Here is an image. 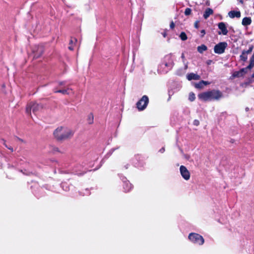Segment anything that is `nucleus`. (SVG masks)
<instances>
[{
    "label": "nucleus",
    "instance_id": "nucleus-25",
    "mask_svg": "<svg viewBox=\"0 0 254 254\" xmlns=\"http://www.w3.org/2000/svg\"><path fill=\"white\" fill-rule=\"evenodd\" d=\"M88 120L89 124H92L93 123V115L92 114H90Z\"/></svg>",
    "mask_w": 254,
    "mask_h": 254
},
{
    "label": "nucleus",
    "instance_id": "nucleus-10",
    "mask_svg": "<svg viewBox=\"0 0 254 254\" xmlns=\"http://www.w3.org/2000/svg\"><path fill=\"white\" fill-rule=\"evenodd\" d=\"M44 52V49L43 47L39 46L37 51L34 52V58L36 59L40 58L43 54Z\"/></svg>",
    "mask_w": 254,
    "mask_h": 254
},
{
    "label": "nucleus",
    "instance_id": "nucleus-9",
    "mask_svg": "<svg viewBox=\"0 0 254 254\" xmlns=\"http://www.w3.org/2000/svg\"><path fill=\"white\" fill-rule=\"evenodd\" d=\"M218 29L220 30V31L218 32V34L219 35H226L228 33V31L227 30L226 25L225 23L223 22H221L218 23Z\"/></svg>",
    "mask_w": 254,
    "mask_h": 254
},
{
    "label": "nucleus",
    "instance_id": "nucleus-32",
    "mask_svg": "<svg viewBox=\"0 0 254 254\" xmlns=\"http://www.w3.org/2000/svg\"><path fill=\"white\" fill-rule=\"evenodd\" d=\"M181 58L182 59L183 62L185 63L186 62V59L184 53L182 54Z\"/></svg>",
    "mask_w": 254,
    "mask_h": 254
},
{
    "label": "nucleus",
    "instance_id": "nucleus-26",
    "mask_svg": "<svg viewBox=\"0 0 254 254\" xmlns=\"http://www.w3.org/2000/svg\"><path fill=\"white\" fill-rule=\"evenodd\" d=\"M77 42V40L75 38L71 37V39L69 41V45H72L73 43H76Z\"/></svg>",
    "mask_w": 254,
    "mask_h": 254
},
{
    "label": "nucleus",
    "instance_id": "nucleus-18",
    "mask_svg": "<svg viewBox=\"0 0 254 254\" xmlns=\"http://www.w3.org/2000/svg\"><path fill=\"white\" fill-rule=\"evenodd\" d=\"M69 89L67 88V89H60V90H54V93H62L63 94H64V95H65V94H69V93L68 92V90Z\"/></svg>",
    "mask_w": 254,
    "mask_h": 254
},
{
    "label": "nucleus",
    "instance_id": "nucleus-17",
    "mask_svg": "<svg viewBox=\"0 0 254 254\" xmlns=\"http://www.w3.org/2000/svg\"><path fill=\"white\" fill-rule=\"evenodd\" d=\"M197 50L199 53L202 54L203 52L206 51L207 50V47L206 45L202 44L201 45L197 47Z\"/></svg>",
    "mask_w": 254,
    "mask_h": 254
},
{
    "label": "nucleus",
    "instance_id": "nucleus-15",
    "mask_svg": "<svg viewBox=\"0 0 254 254\" xmlns=\"http://www.w3.org/2000/svg\"><path fill=\"white\" fill-rule=\"evenodd\" d=\"M213 13V10L210 8H207L203 15V16L204 19H207L210 15H212Z\"/></svg>",
    "mask_w": 254,
    "mask_h": 254
},
{
    "label": "nucleus",
    "instance_id": "nucleus-30",
    "mask_svg": "<svg viewBox=\"0 0 254 254\" xmlns=\"http://www.w3.org/2000/svg\"><path fill=\"white\" fill-rule=\"evenodd\" d=\"M170 26L172 29H173L175 28V25L173 21L170 23Z\"/></svg>",
    "mask_w": 254,
    "mask_h": 254
},
{
    "label": "nucleus",
    "instance_id": "nucleus-40",
    "mask_svg": "<svg viewBox=\"0 0 254 254\" xmlns=\"http://www.w3.org/2000/svg\"><path fill=\"white\" fill-rule=\"evenodd\" d=\"M7 148H8L9 150H10L11 152H13V149L11 147H7Z\"/></svg>",
    "mask_w": 254,
    "mask_h": 254
},
{
    "label": "nucleus",
    "instance_id": "nucleus-8",
    "mask_svg": "<svg viewBox=\"0 0 254 254\" xmlns=\"http://www.w3.org/2000/svg\"><path fill=\"white\" fill-rule=\"evenodd\" d=\"M254 49V46L251 45L250 46L248 50H243L242 54L240 56V60L246 62L248 59V55L250 54Z\"/></svg>",
    "mask_w": 254,
    "mask_h": 254
},
{
    "label": "nucleus",
    "instance_id": "nucleus-43",
    "mask_svg": "<svg viewBox=\"0 0 254 254\" xmlns=\"http://www.w3.org/2000/svg\"><path fill=\"white\" fill-rule=\"evenodd\" d=\"M252 78H254V72L253 73V74H252Z\"/></svg>",
    "mask_w": 254,
    "mask_h": 254
},
{
    "label": "nucleus",
    "instance_id": "nucleus-4",
    "mask_svg": "<svg viewBox=\"0 0 254 254\" xmlns=\"http://www.w3.org/2000/svg\"><path fill=\"white\" fill-rule=\"evenodd\" d=\"M43 108V106L41 104H38L36 102H31L27 104L26 108V113L31 115V111L32 110V112L34 114H36V113L41 110Z\"/></svg>",
    "mask_w": 254,
    "mask_h": 254
},
{
    "label": "nucleus",
    "instance_id": "nucleus-21",
    "mask_svg": "<svg viewBox=\"0 0 254 254\" xmlns=\"http://www.w3.org/2000/svg\"><path fill=\"white\" fill-rule=\"evenodd\" d=\"M243 76V75L242 74L240 70L235 71L232 74V76L233 77H240Z\"/></svg>",
    "mask_w": 254,
    "mask_h": 254
},
{
    "label": "nucleus",
    "instance_id": "nucleus-13",
    "mask_svg": "<svg viewBox=\"0 0 254 254\" xmlns=\"http://www.w3.org/2000/svg\"><path fill=\"white\" fill-rule=\"evenodd\" d=\"M200 78V76L194 73H190L187 75V79L189 80H199Z\"/></svg>",
    "mask_w": 254,
    "mask_h": 254
},
{
    "label": "nucleus",
    "instance_id": "nucleus-35",
    "mask_svg": "<svg viewBox=\"0 0 254 254\" xmlns=\"http://www.w3.org/2000/svg\"><path fill=\"white\" fill-rule=\"evenodd\" d=\"M165 147H162L160 150H159V152L161 153H163L165 152Z\"/></svg>",
    "mask_w": 254,
    "mask_h": 254
},
{
    "label": "nucleus",
    "instance_id": "nucleus-14",
    "mask_svg": "<svg viewBox=\"0 0 254 254\" xmlns=\"http://www.w3.org/2000/svg\"><path fill=\"white\" fill-rule=\"evenodd\" d=\"M164 62L168 63L173 65L174 64L173 56L171 54L166 55L163 60Z\"/></svg>",
    "mask_w": 254,
    "mask_h": 254
},
{
    "label": "nucleus",
    "instance_id": "nucleus-20",
    "mask_svg": "<svg viewBox=\"0 0 254 254\" xmlns=\"http://www.w3.org/2000/svg\"><path fill=\"white\" fill-rule=\"evenodd\" d=\"M180 38L182 41H186L188 39L187 35L185 32H182L181 33Z\"/></svg>",
    "mask_w": 254,
    "mask_h": 254
},
{
    "label": "nucleus",
    "instance_id": "nucleus-23",
    "mask_svg": "<svg viewBox=\"0 0 254 254\" xmlns=\"http://www.w3.org/2000/svg\"><path fill=\"white\" fill-rule=\"evenodd\" d=\"M195 99V94L193 92L189 94V99L190 101H193Z\"/></svg>",
    "mask_w": 254,
    "mask_h": 254
},
{
    "label": "nucleus",
    "instance_id": "nucleus-44",
    "mask_svg": "<svg viewBox=\"0 0 254 254\" xmlns=\"http://www.w3.org/2000/svg\"><path fill=\"white\" fill-rule=\"evenodd\" d=\"M163 36H164V37H166V33H164L163 34Z\"/></svg>",
    "mask_w": 254,
    "mask_h": 254
},
{
    "label": "nucleus",
    "instance_id": "nucleus-28",
    "mask_svg": "<svg viewBox=\"0 0 254 254\" xmlns=\"http://www.w3.org/2000/svg\"><path fill=\"white\" fill-rule=\"evenodd\" d=\"M52 151L53 152H60V150H59V148L57 147H54L52 149Z\"/></svg>",
    "mask_w": 254,
    "mask_h": 254
},
{
    "label": "nucleus",
    "instance_id": "nucleus-2",
    "mask_svg": "<svg viewBox=\"0 0 254 254\" xmlns=\"http://www.w3.org/2000/svg\"><path fill=\"white\" fill-rule=\"evenodd\" d=\"M55 138L59 141L67 139L73 135L71 130L66 127H60L55 130L53 133Z\"/></svg>",
    "mask_w": 254,
    "mask_h": 254
},
{
    "label": "nucleus",
    "instance_id": "nucleus-6",
    "mask_svg": "<svg viewBox=\"0 0 254 254\" xmlns=\"http://www.w3.org/2000/svg\"><path fill=\"white\" fill-rule=\"evenodd\" d=\"M228 44L226 42H220L214 47V53L217 54H222L225 52Z\"/></svg>",
    "mask_w": 254,
    "mask_h": 254
},
{
    "label": "nucleus",
    "instance_id": "nucleus-11",
    "mask_svg": "<svg viewBox=\"0 0 254 254\" xmlns=\"http://www.w3.org/2000/svg\"><path fill=\"white\" fill-rule=\"evenodd\" d=\"M210 82L206 81L201 80L199 82L195 83L194 87L197 89H202L204 86L209 85Z\"/></svg>",
    "mask_w": 254,
    "mask_h": 254
},
{
    "label": "nucleus",
    "instance_id": "nucleus-19",
    "mask_svg": "<svg viewBox=\"0 0 254 254\" xmlns=\"http://www.w3.org/2000/svg\"><path fill=\"white\" fill-rule=\"evenodd\" d=\"M162 65H164L165 67H167L168 68V70H170L172 68L174 65L170 64L168 63L164 62V61H163L162 63Z\"/></svg>",
    "mask_w": 254,
    "mask_h": 254
},
{
    "label": "nucleus",
    "instance_id": "nucleus-36",
    "mask_svg": "<svg viewBox=\"0 0 254 254\" xmlns=\"http://www.w3.org/2000/svg\"><path fill=\"white\" fill-rule=\"evenodd\" d=\"M68 48L70 51H73L74 50V47L71 45H70Z\"/></svg>",
    "mask_w": 254,
    "mask_h": 254
},
{
    "label": "nucleus",
    "instance_id": "nucleus-27",
    "mask_svg": "<svg viewBox=\"0 0 254 254\" xmlns=\"http://www.w3.org/2000/svg\"><path fill=\"white\" fill-rule=\"evenodd\" d=\"M247 69H250L249 68H248V66L245 68H243L240 70L242 74L244 75L246 72Z\"/></svg>",
    "mask_w": 254,
    "mask_h": 254
},
{
    "label": "nucleus",
    "instance_id": "nucleus-33",
    "mask_svg": "<svg viewBox=\"0 0 254 254\" xmlns=\"http://www.w3.org/2000/svg\"><path fill=\"white\" fill-rule=\"evenodd\" d=\"M199 124V122L198 120H194L193 121V125L196 126H198Z\"/></svg>",
    "mask_w": 254,
    "mask_h": 254
},
{
    "label": "nucleus",
    "instance_id": "nucleus-34",
    "mask_svg": "<svg viewBox=\"0 0 254 254\" xmlns=\"http://www.w3.org/2000/svg\"><path fill=\"white\" fill-rule=\"evenodd\" d=\"M65 83H66V82L65 81L59 82V84L60 86L64 85L65 84Z\"/></svg>",
    "mask_w": 254,
    "mask_h": 254
},
{
    "label": "nucleus",
    "instance_id": "nucleus-37",
    "mask_svg": "<svg viewBox=\"0 0 254 254\" xmlns=\"http://www.w3.org/2000/svg\"><path fill=\"white\" fill-rule=\"evenodd\" d=\"M135 157L136 160H140L141 158V156H140L139 155H135Z\"/></svg>",
    "mask_w": 254,
    "mask_h": 254
},
{
    "label": "nucleus",
    "instance_id": "nucleus-22",
    "mask_svg": "<svg viewBox=\"0 0 254 254\" xmlns=\"http://www.w3.org/2000/svg\"><path fill=\"white\" fill-rule=\"evenodd\" d=\"M254 66V58H251L250 61V64L248 65V68L251 69Z\"/></svg>",
    "mask_w": 254,
    "mask_h": 254
},
{
    "label": "nucleus",
    "instance_id": "nucleus-39",
    "mask_svg": "<svg viewBox=\"0 0 254 254\" xmlns=\"http://www.w3.org/2000/svg\"><path fill=\"white\" fill-rule=\"evenodd\" d=\"M2 141H3V145L5 146V147H6V148H7V147H8V146H7V144H6V141H5L4 139H2Z\"/></svg>",
    "mask_w": 254,
    "mask_h": 254
},
{
    "label": "nucleus",
    "instance_id": "nucleus-7",
    "mask_svg": "<svg viewBox=\"0 0 254 254\" xmlns=\"http://www.w3.org/2000/svg\"><path fill=\"white\" fill-rule=\"evenodd\" d=\"M180 171L182 177L186 180H188L190 178V173L187 168L183 165L180 167Z\"/></svg>",
    "mask_w": 254,
    "mask_h": 254
},
{
    "label": "nucleus",
    "instance_id": "nucleus-3",
    "mask_svg": "<svg viewBox=\"0 0 254 254\" xmlns=\"http://www.w3.org/2000/svg\"><path fill=\"white\" fill-rule=\"evenodd\" d=\"M188 239L193 244L201 246L204 243V239L200 234L196 233H190L188 236Z\"/></svg>",
    "mask_w": 254,
    "mask_h": 254
},
{
    "label": "nucleus",
    "instance_id": "nucleus-31",
    "mask_svg": "<svg viewBox=\"0 0 254 254\" xmlns=\"http://www.w3.org/2000/svg\"><path fill=\"white\" fill-rule=\"evenodd\" d=\"M200 33H201V35L200 37H201V38L203 37H204V35L205 34V30H204V29L201 30L200 31Z\"/></svg>",
    "mask_w": 254,
    "mask_h": 254
},
{
    "label": "nucleus",
    "instance_id": "nucleus-16",
    "mask_svg": "<svg viewBox=\"0 0 254 254\" xmlns=\"http://www.w3.org/2000/svg\"><path fill=\"white\" fill-rule=\"evenodd\" d=\"M252 19L250 17H244L242 21V24L244 26H248L251 24Z\"/></svg>",
    "mask_w": 254,
    "mask_h": 254
},
{
    "label": "nucleus",
    "instance_id": "nucleus-29",
    "mask_svg": "<svg viewBox=\"0 0 254 254\" xmlns=\"http://www.w3.org/2000/svg\"><path fill=\"white\" fill-rule=\"evenodd\" d=\"M199 21H196L194 23V26L195 28L198 29L199 28Z\"/></svg>",
    "mask_w": 254,
    "mask_h": 254
},
{
    "label": "nucleus",
    "instance_id": "nucleus-1",
    "mask_svg": "<svg viewBox=\"0 0 254 254\" xmlns=\"http://www.w3.org/2000/svg\"><path fill=\"white\" fill-rule=\"evenodd\" d=\"M222 91L218 89H212L199 93L198 98L204 101H219L223 97Z\"/></svg>",
    "mask_w": 254,
    "mask_h": 254
},
{
    "label": "nucleus",
    "instance_id": "nucleus-41",
    "mask_svg": "<svg viewBox=\"0 0 254 254\" xmlns=\"http://www.w3.org/2000/svg\"><path fill=\"white\" fill-rule=\"evenodd\" d=\"M211 62H212V61H211V60H208V61L207 62V64H210V63H211Z\"/></svg>",
    "mask_w": 254,
    "mask_h": 254
},
{
    "label": "nucleus",
    "instance_id": "nucleus-38",
    "mask_svg": "<svg viewBox=\"0 0 254 254\" xmlns=\"http://www.w3.org/2000/svg\"><path fill=\"white\" fill-rule=\"evenodd\" d=\"M184 64H185V69H187L188 68V63L187 62V63L185 62Z\"/></svg>",
    "mask_w": 254,
    "mask_h": 254
},
{
    "label": "nucleus",
    "instance_id": "nucleus-24",
    "mask_svg": "<svg viewBox=\"0 0 254 254\" xmlns=\"http://www.w3.org/2000/svg\"><path fill=\"white\" fill-rule=\"evenodd\" d=\"M191 9L190 8L188 7V8H186L184 13H185V15L189 16L191 14Z\"/></svg>",
    "mask_w": 254,
    "mask_h": 254
},
{
    "label": "nucleus",
    "instance_id": "nucleus-45",
    "mask_svg": "<svg viewBox=\"0 0 254 254\" xmlns=\"http://www.w3.org/2000/svg\"><path fill=\"white\" fill-rule=\"evenodd\" d=\"M231 142L232 143H233V142H234V140H232Z\"/></svg>",
    "mask_w": 254,
    "mask_h": 254
},
{
    "label": "nucleus",
    "instance_id": "nucleus-12",
    "mask_svg": "<svg viewBox=\"0 0 254 254\" xmlns=\"http://www.w3.org/2000/svg\"><path fill=\"white\" fill-rule=\"evenodd\" d=\"M228 15L231 18L235 17L240 18L241 17V12L240 11L231 10L228 12Z\"/></svg>",
    "mask_w": 254,
    "mask_h": 254
},
{
    "label": "nucleus",
    "instance_id": "nucleus-42",
    "mask_svg": "<svg viewBox=\"0 0 254 254\" xmlns=\"http://www.w3.org/2000/svg\"><path fill=\"white\" fill-rule=\"evenodd\" d=\"M18 139L22 142H23V140L19 137H17Z\"/></svg>",
    "mask_w": 254,
    "mask_h": 254
},
{
    "label": "nucleus",
    "instance_id": "nucleus-5",
    "mask_svg": "<svg viewBox=\"0 0 254 254\" xmlns=\"http://www.w3.org/2000/svg\"><path fill=\"white\" fill-rule=\"evenodd\" d=\"M149 98L147 95H143L136 103V107L139 111L144 110L148 103Z\"/></svg>",
    "mask_w": 254,
    "mask_h": 254
}]
</instances>
